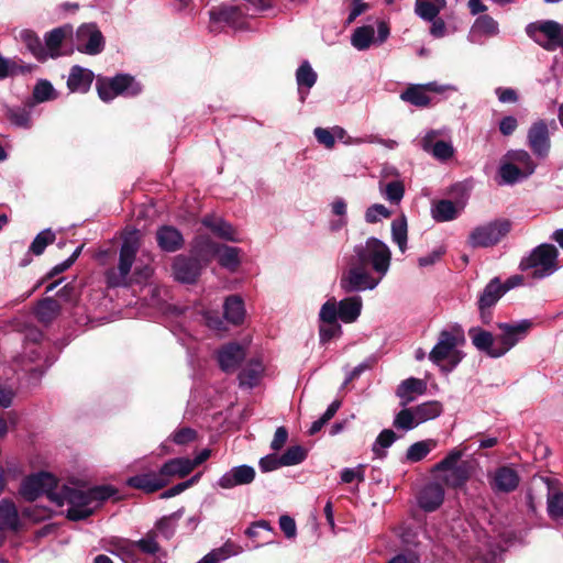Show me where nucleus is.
I'll return each instance as SVG.
<instances>
[{
    "label": "nucleus",
    "instance_id": "obj_1",
    "mask_svg": "<svg viewBox=\"0 0 563 563\" xmlns=\"http://www.w3.org/2000/svg\"><path fill=\"white\" fill-rule=\"evenodd\" d=\"M119 490L112 485H98L87 490L78 489L67 485H63L59 492L56 493L58 499L54 500L57 506H63L65 503L69 505L66 518L70 521H80L93 515L95 509L109 498L118 497Z\"/></svg>",
    "mask_w": 563,
    "mask_h": 563
},
{
    "label": "nucleus",
    "instance_id": "obj_2",
    "mask_svg": "<svg viewBox=\"0 0 563 563\" xmlns=\"http://www.w3.org/2000/svg\"><path fill=\"white\" fill-rule=\"evenodd\" d=\"M354 257L352 258L363 267H372L374 272L384 276L390 266L391 252L389 247L377 238H368L365 245L354 247Z\"/></svg>",
    "mask_w": 563,
    "mask_h": 563
},
{
    "label": "nucleus",
    "instance_id": "obj_3",
    "mask_svg": "<svg viewBox=\"0 0 563 563\" xmlns=\"http://www.w3.org/2000/svg\"><path fill=\"white\" fill-rule=\"evenodd\" d=\"M559 252L553 244L543 243L523 257L519 264L521 271L534 269L533 278H543L558 269Z\"/></svg>",
    "mask_w": 563,
    "mask_h": 563
},
{
    "label": "nucleus",
    "instance_id": "obj_4",
    "mask_svg": "<svg viewBox=\"0 0 563 563\" xmlns=\"http://www.w3.org/2000/svg\"><path fill=\"white\" fill-rule=\"evenodd\" d=\"M96 89L103 102L113 100L117 96L135 97L142 91V86L129 74H118L114 77L98 76Z\"/></svg>",
    "mask_w": 563,
    "mask_h": 563
},
{
    "label": "nucleus",
    "instance_id": "obj_5",
    "mask_svg": "<svg viewBox=\"0 0 563 563\" xmlns=\"http://www.w3.org/2000/svg\"><path fill=\"white\" fill-rule=\"evenodd\" d=\"M57 478L48 472H38L26 476L20 486L19 493L26 501H35L41 495L45 494L54 503L58 497L56 488Z\"/></svg>",
    "mask_w": 563,
    "mask_h": 563
},
{
    "label": "nucleus",
    "instance_id": "obj_6",
    "mask_svg": "<svg viewBox=\"0 0 563 563\" xmlns=\"http://www.w3.org/2000/svg\"><path fill=\"white\" fill-rule=\"evenodd\" d=\"M139 245L132 240H124L120 247L118 267L106 271L104 279L109 288L128 285V277L135 261Z\"/></svg>",
    "mask_w": 563,
    "mask_h": 563
},
{
    "label": "nucleus",
    "instance_id": "obj_7",
    "mask_svg": "<svg viewBox=\"0 0 563 563\" xmlns=\"http://www.w3.org/2000/svg\"><path fill=\"white\" fill-rule=\"evenodd\" d=\"M196 252L197 256L178 255L175 257L172 268L176 280L184 284L196 283L203 265L209 262L203 245Z\"/></svg>",
    "mask_w": 563,
    "mask_h": 563
},
{
    "label": "nucleus",
    "instance_id": "obj_8",
    "mask_svg": "<svg viewBox=\"0 0 563 563\" xmlns=\"http://www.w3.org/2000/svg\"><path fill=\"white\" fill-rule=\"evenodd\" d=\"M511 229L507 219L495 220L486 225L475 228L468 238V244L476 247H489L497 244Z\"/></svg>",
    "mask_w": 563,
    "mask_h": 563
},
{
    "label": "nucleus",
    "instance_id": "obj_9",
    "mask_svg": "<svg viewBox=\"0 0 563 563\" xmlns=\"http://www.w3.org/2000/svg\"><path fill=\"white\" fill-rule=\"evenodd\" d=\"M465 342L464 331L460 325H455L452 330H442L439 333L438 343L429 353V360L440 366L452 352Z\"/></svg>",
    "mask_w": 563,
    "mask_h": 563
},
{
    "label": "nucleus",
    "instance_id": "obj_10",
    "mask_svg": "<svg viewBox=\"0 0 563 563\" xmlns=\"http://www.w3.org/2000/svg\"><path fill=\"white\" fill-rule=\"evenodd\" d=\"M378 283L379 279H375L367 272V268L357 264L353 260L351 261L350 268L342 274L340 279V286L346 294L374 289Z\"/></svg>",
    "mask_w": 563,
    "mask_h": 563
},
{
    "label": "nucleus",
    "instance_id": "obj_11",
    "mask_svg": "<svg viewBox=\"0 0 563 563\" xmlns=\"http://www.w3.org/2000/svg\"><path fill=\"white\" fill-rule=\"evenodd\" d=\"M104 37L95 23L81 24L76 31V48L87 55H98L104 49Z\"/></svg>",
    "mask_w": 563,
    "mask_h": 563
},
{
    "label": "nucleus",
    "instance_id": "obj_12",
    "mask_svg": "<svg viewBox=\"0 0 563 563\" xmlns=\"http://www.w3.org/2000/svg\"><path fill=\"white\" fill-rule=\"evenodd\" d=\"M532 327L530 320H521L519 323H498L501 334L497 338L500 346L495 355H505L511 347H514L520 340H522Z\"/></svg>",
    "mask_w": 563,
    "mask_h": 563
},
{
    "label": "nucleus",
    "instance_id": "obj_13",
    "mask_svg": "<svg viewBox=\"0 0 563 563\" xmlns=\"http://www.w3.org/2000/svg\"><path fill=\"white\" fill-rule=\"evenodd\" d=\"M246 357V351L238 342H230L222 345L217 353L220 368L225 373L235 372Z\"/></svg>",
    "mask_w": 563,
    "mask_h": 563
},
{
    "label": "nucleus",
    "instance_id": "obj_14",
    "mask_svg": "<svg viewBox=\"0 0 563 563\" xmlns=\"http://www.w3.org/2000/svg\"><path fill=\"white\" fill-rule=\"evenodd\" d=\"M528 145L534 155L545 157L549 154L551 141L547 123L543 120L534 122L528 131Z\"/></svg>",
    "mask_w": 563,
    "mask_h": 563
},
{
    "label": "nucleus",
    "instance_id": "obj_15",
    "mask_svg": "<svg viewBox=\"0 0 563 563\" xmlns=\"http://www.w3.org/2000/svg\"><path fill=\"white\" fill-rule=\"evenodd\" d=\"M203 246L209 260L214 255L219 256L220 266L228 268L232 272L236 271L238 267L240 266V249L228 246L224 244L220 245L212 241L206 242Z\"/></svg>",
    "mask_w": 563,
    "mask_h": 563
},
{
    "label": "nucleus",
    "instance_id": "obj_16",
    "mask_svg": "<svg viewBox=\"0 0 563 563\" xmlns=\"http://www.w3.org/2000/svg\"><path fill=\"white\" fill-rule=\"evenodd\" d=\"M520 483L518 472L508 465H503L496 468L489 485L495 493H511L516 490Z\"/></svg>",
    "mask_w": 563,
    "mask_h": 563
},
{
    "label": "nucleus",
    "instance_id": "obj_17",
    "mask_svg": "<svg viewBox=\"0 0 563 563\" xmlns=\"http://www.w3.org/2000/svg\"><path fill=\"white\" fill-rule=\"evenodd\" d=\"M125 484L145 494H153L166 487V481L161 477L159 471H150L130 476Z\"/></svg>",
    "mask_w": 563,
    "mask_h": 563
},
{
    "label": "nucleus",
    "instance_id": "obj_18",
    "mask_svg": "<svg viewBox=\"0 0 563 563\" xmlns=\"http://www.w3.org/2000/svg\"><path fill=\"white\" fill-rule=\"evenodd\" d=\"M255 478V470L250 465H239L232 467L229 472L223 474L218 485L224 489H231L239 485L251 484Z\"/></svg>",
    "mask_w": 563,
    "mask_h": 563
},
{
    "label": "nucleus",
    "instance_id": "obj_19",
    "mask_svg": "<svg viewBox=\"0 0 563 563\" xmlns=\"http://www.w3.org/2000/svg\"><path fill=\"white\" fill-rule=\"evenodd\" d=\"M444 500V489L441 484L431 482L424 485L418 494V505L427 512L437 510Z\"/></svg>",
    "mask_w": 563,
    "mask_h": 563
},
{
    "label": "nucleus",
    "instance_id": "obj_20",
    "mask_svg": "<svg viewBox=\"0 0 563 563\" xmlns=\"http://www.w3.org/2000/svg\"><path fill=\"white\" fill-rule=\"evenodd\" d=\"M156 242L159 249L167 253H174L185 244L181 232L173 225L159 227L156 231Z\"/></svg>",
    "mask_w": 563,
    "mask_h": 563
},
{
    "label": "nucleus",
    "instance_id": "obj_21",
    "mask_svg": "<svg viewBox=\"0 0 563 563\" xmlns=\"http://www.w3.org/2000/svg\"><path fill=\"white\" fill-rule=\"evenodd\" d=\"M158 471L167 486L173 478H185L194 470L189 457H174L166 461Z\"/></svg>",
    "mask_w": 563,
    "mask_h": 563
},
{
    "label": "nucleus",
    "instance_id": "obj_22",
    "mask_svg": "<svg viewBox=\"0 0 563 563\" xmlns=\"http://www.w3.org/2000/svg\"><path fill=\"white\" fill-rule=\"evenodd\" d=\"M95 79V74L88 68L74 65L69 70L67 88L70 92L86 93Z\"/></svg>",
    "mask_w": 563,
    "mask_h": 563
},
{
    "label": "nucleus",
    "instance_id": "obj_23",
    "mask_svg": "<svg viewBox=\"0 0 563 563\" xmlns=\"http://www.w3.org/2000/svg\"><path fill=\"white\" fill-rule=\"evenodd\" d=\"M437 137L435 131L428 132L422 139L423 151L431 153L435 158L440 161H448L454 154V148L451 143L445 141H434Z\"/></svg>",
    "mask_w": 563,
    "mask_h": 563
},
{
    "label": "nucleus",
    "instance_id": "obj_24",
    "mask_svg": "<svg viewBox=\"0 0 563 563\" xmlns=\"http://www.w3.org/2000/svg\"><path fill=\"white\" fill-rule=\"evenodd\" d=\"M468 336L473 345L481 352H485L488 356L497 358L501 355H495L498 347L494 346L495 338L492 332L486 331L479 327H473L468 330Z\"/></svg>",
    "mask_w": 563,
    "mask_h": 563
},
{
    "label": "nucleus",
    "instance_id": "obj_25",
    "mask_svg": "<svg viewBox=\"0 0 563 563\" xmlns=\"http://www.w3.org/2000/svg\"><path fill=\"white\" fill-rule=\"evenodd\" d=\"M11 530H20V517L15 504L9 499L3 498L0 500V532Z\"/></svg>",
    "mask_w": 563,
    "mask_h": 563
},
{
    "label": "nucleus",
    "instance_id": "obj_26",
    "mask_svg": "<svg viewBox=\"0 0 563 563\" xmlns=\"http://www.w3.org/2000/svg\"><path fill=\"white\" fill-rule=\"evenodd\" d=\"M427 90L435 91L432 84L423 85H410L400 95V99L412 106L424 108L431 102V98L426 93Z\"/></svg>",
    "mask_w": 563,
    "mask_h": 563
},
{
    "label": "nucleus",
    "instance_id": "obj_27",
    "mask_svg": "<svg viewBox=\"0 0 563 563\" xmlns=\"http://www.w3.org/2000/svg\"><path fill=\"white\" fill-rule=\"evenodd\" d=\"M318 75L311 67L308 60H303L296 70V81L298 85V92L303 102L310 88L317 82Z\"/></svg>",
    "mask_w": 563,
    "mask_h": 563
},
{
    "label": "nucleus",
    "instance_id": "obj_28",
    "mask_svg": "<svg viewBox=\"0 0 563 563\" xmlns=\"http://www.w3.org/2000/svg\"><path fill=\"white\" fill-rule=\"evenodd\" d=\"M472 475V465L468 461H462L455 468L448 471L443 476V482L448 487L461 488L463 487Z\"/></svg>",
    "mask_w": 563,
    "mask_h": 563
},
{
    "label": "nucleus",
    "instance_id": "obj_29",
    "mask_svg": "<svg viewBox=\"0 0 563 563\" xmlns=\"http://www.w3.org/2000/svg\"><path fill=\"white\" fill-rule=\"evenodd\" d=\"M339 318L344 323L356 321L362 311V299L358 296L347 297L338 302Z\"/></svg>",
    "mask_w": 563,
    "mask_h": 563
},
{
    "label": "nucleus",
    "instance_id": "obj_30",
    "mask_svg": "<svg viewBox=\"0 0 563 563\" xmlns=\"http://www.w3.org/2000/svg\"><path fill=\"white\" fill-rule=\"evenodd\" d=\"M62 307L53 297H46L37 302L35 317L38 322L49 324L60 313Z\"/></svg>",
    "mask_w": 563,
    "mask_h": 563
},
{
    "label": "nucleus",
    "instance_id": "obj_31",
    "mask_svg": "<svg viewBox=\"0 0 563 563\" xmlns=\"http://www.w3.org/2000/svg\"><path fill=\"white\" fill-rule=\"evenodd\" d=\"M224 318L232 324L239 325L244 321V302L240 296H229L223 305Z\"/></svg>",
    "mask_w": 563,
    "mask_h": 563
},
{
    "label": "nucleus",
    "instance_id": "obj_32",
    "mask_svg": "<svg viewBox=\"0 0 563 563\" xmlns=\"http://www.w3.org/2000/svg\"><path fill=\"white\" fill-rule=\"evenodd\" d=\"M202 224L221 239L232 242L239 241L234 235L235 230L232 224L221 218L206 216Z\"/></svg>",
    "mask_w": 563,
    "mask_h": 563
},
{
    "label": "nucleus",
    "instance_id": "obj_33",
    "mask_svg": "<svg viewBox=\"0 0 563 563\" xmlns=\"http://www.w3.org/2000/svg\"><path fill=\"white\" fill-rule=\"evenodd\" d=\"M21 41L27 48V51L38 60L46 62L48 58V53L43 45L41 38L34 31L23 30L20 34Z\"/></svg>",
    "mask_w": 563,
    "mask_h": 563
},
{
    "label": "nucleus",
    "instance_id": "obj_34",
    "mask_svg": "<svg viewBox=\"0 0 563 563\" xmlns=\"http://www.w3.org/2000/svg\"><path fill=\"white\" fill-rule=\"evenodd\" d=\"M446 5V0H416L415 12L422 20H434Z\"/></svg>",
    "mask_w": 563,
    "mask_h": 563
},
{
    "label": "nucleus",
    "instance_id": "obj_35",
    "mask_svg": "<svg viewBox=\"0 0 563 563\" xmlns=\"http://www.w3.org/2000/svg\"><path fill=\"white\" fill-rule=\"evenodd\" d=\"M504 295L505 294L501 290V282L499 277H494L485 286L483 292L478 298L477 306L493 308Z\"/></svg>",
    "mask_w": 563,
    "mask_h": 563
},
{
    "label": "nucleus",
    "instance_id": "obj_36",
    "mask_svg": "<svg viewBox=\"0 0 563 563\" xmlns=\"http://www.w3.org/2000/svg\"><path fill=\"white\" fill-rule=\"evenodd\" d=\"M263 371L264 367L262 362L258 360L250 361L246 366L239 373L240 385L247 386L250 388L256 386L260 382Z\"/></svg>",
    "mask_w": 563,
    "mask_h": 563
},
{
    "label": "nucleus",
    "instance_id": "obj_37",
    "mask_svg": "<svg viewBox=\"0 0 563 563\" xmlns=\"http://www.w3.org/2000/svg\"><path fill=\"white\" fill-rule=\"evenodd\" d=\"M457 213L455 203L448 199L439 200L432 208V217L437 222L452 221Z\"/></svg>",
    "mask_w": 563,
    "mask_h": 563
},
{
    "label": "nucleus",
    "instance_id": "obj_38",
    "mask_svg": "<svg viewBox=\"0 0 563 563\" xmlns=\"http://www.w3.org/2000/svg\"><path fill=\"white\" fill-rule=\"evenodd\" d=\"M66 35L67 31L65 27H56L45 34V48L48 57L57 58L60 55L59 48Z\"/></svg>",
    "mask_w": 563,
    "mask_h": 563
},
{
    "label": "nucleus",
    "instance_id": "obj_39",
    "mask_svg": "<svg viewBox=\"0 0 563 563\" xmlns=\"http://www.w3.org/2000/svg\"><path fill=\"white\" fill-rule=\"evenodd\" d=\"M412 409L415 411L418 423H422L439 417L442 413L443 407L441 402L432 400L418 405Z\"/></svg>",
    "mask_w": 563,
    "mask_h": 563
},
{
    "label": "nucleus",
    "instance_id": "obj_40",
    "mask_svg": "<svg viewBox=\"0 0 563 563\" xmlns=\"http://www.w3.org/2000/svg\"><path fill=\"white\" fill-rule=\"evenodd\" d=\"M435 445L437 442L434 440L418 441L408 448L406 459L411 463L420 462L433 448H435Z\"/></svg>",
    "mask_w": 563,
    "mask_h": 563
},
{
    "label": "nucleus",
    "instance_id": "obj_41",
    "mask_svg": "<svg viewBox=\"0 0 563 563\" xmlns=\"http://www.w3.org/2000/svg\"><path fill=\"white\" fill-rule=\"evenodd\" d=\"M396 439L397 435L391 429H384L376 438L372 448L375 456L378 459H385L387 455L385 449L391 446Z\"/></svg>",
    "mask_w": 563,
    "mask_h": 563
},
{
    "label": "nucleus",
    "instance_id": "obj_42",
    "mask_svg": "<svg viewBox=\"0 0 563 563\" xmlns=\"http://www.w3.org/2000/svg\"><path fill=\"white\" fill-rule=\"evenodd\" d=\"M407 220L402 214L400 218L395 219L391 222V236L393 241L398 245L400 252H405L407 249Z\"/></svg>",
    "mask_w": 563,
    "mask_h": 563
},
{
    "label": "nucleus",
    "instance_id": "obj_43",
    "mask_svg": "<svg viewBox=\"0 0 563 563\" xmlns=\"http://www.w3.org/2000/svg\"><path fill=\"white\" fill-rule=\"evenodd\" d=\"M374 38V27L371 25L360 26L355 29L354 33L352 34V45L360 49H366L369 47Z\"/></svg>",
    "mask_w": 563,
    "mask_h": 563
},
{
    "label": "nucleus",
    "instance_id": "obj_44",
    "mask_svg": "<svg viewBox=\"0 0 563 563\" xmlns=\"http://www.w3.org/2000/svg\"><path fill=\"white\" fill-rule=\"evenodd\" d=\"M56 235L51 229L41 231L31 243L29 251L38 256L42 255L49 244L55 242Z\"/></svg>",
    "mask_w": 563,
    "mask_h": 563
},
{
    "label": "nucleus",
    "instance_id": "obj_45",
    "mask_svg": "<svg viewBox=\"0 0 563 563\" xmlns=\"http://www.w3.org/2000/svg\"><path fill=\"white\" fill-rule=\"evenodd\" d=\"M157 537L158 533L156 530H150L144 538L134 541L133 544H135L137 549L144 554L156 555L161 551Z\"/></svg>",
    "mask_w": 563,
    "mask_h": 563
},
{
    "label": "nucleus",
    "instance_id": "obj_46",
    "mask_svg": "<svg viewBox=\"0 0 563 563\" xmlns=\"http://www.w3.org/2000/svg\"><path fill=\"white\" fill-rule=\"evenodd\" d=\"M308 455L307 449L301 445L289 446L282 455L280 463L284 466L298 465L306 460Z\"/></svg>",
    "mask_w": 563,
    "mask_h": 563
},
{
    "label": "nucleus",
    "instance_id": "obj_47",
    "mask_svg": "<svg viewBox=\"0 0 563 563\" xmlns=\"http://www.w3.org/2000/svg\"><path fill=\"white\" fill-rule=\"evenodd\" d=\"M427 390V384L424 380L420 378L410 377L405 380H402L397 389H396V396H404L406 393L412 394V395H422Z\"/></svg>",
    "mask_w": 563,
    "mask_h": 563
},
{
    "label": "nucleus",
    "instance_id": "obj_48",
    "mask_svg": "<svg viewBox=\"0 0 563 563\" xmlns=\"http://www.w3.org/2000/svg\"><path fill=\"white\" fill-rule=\"evenodd\" d=\"M507 156L515 163L521 166L523 176H530L534 173L536 163L532 161L530 154L525 150L510 151Z\"/></svg>",
    "mask_w": 563,
    "mask_h": 563
},
{
    "label": "nucleus",
    "instance_id": "obj_49",
    "mask_svg": "<svg viewBox=\"0 0 563 563\" xmlns=\"http://www.w3.org/2000/svg\"><path fill=\"white\" fill-rule=\"evenodd\" d=\"M393 424L397 429L408 431L416 428L419 423L417 421L413 409L404 408L396 415Z\"/></svg>",
    "mask_w": 563,
    "mask_h": 563
},
{
    "label": "nucleus",
    "instance_id": "obj_50",
    "mask_svg": "<svg viewBox=\"0 0 563 563\" xmlns=\"http://www.w3.org/2000/svg\"><path fill=\"white\" fill-rule=\"evenodd\" d=\"M183 512L181 510H177L169 516L162 517L156 523L155 529L158 532H161L166 539H169L175 533V528L173 526V521H177L181 518Z\"/></svg>",
    "mask_w": 563,
    "mask_h": 563
},
{
    "label": "nucleus",
    "instance_id": "obj_51",
    "mask_svg": "<svg viewBox=\"0 0 563 563\" xmlns=\"http://www.w3.org/2000/svg\"><path fill=\"white\" fill-rule=\"evenodd\" d=\"M462 455V450H451L444 459L434 464L432 472H448L452 468H455L460 464L459 461L461 460Z\"/></svg>",
    "mask_w": 563,
    "mask_h": 563
},
{
    "label": "nucleus",
    "instance_id": "obj_52",
    "mask_svg": "<svg viewBox=\"0 0 563 563\" xmlns=\"http://www.w3.org/2000/svg\"><path fill=\"white\" fill-rule=\"evenodd\" d=\"M320 323H333L338 322L339 318V309L338 302L335 298L328 299L321 307L319 312Z\"/></svg>",
    "mask_w": 563,
    "mask_h": 563
},
{
    "label": "nucleus",
    "instance_id": "obj_53",
    "mask_svg": "<svg viewBox=\"0 0 563 563\" xmlns=\"http://www.w3.org/2000/svg\"><path fill=\"white\" fill-rule=\"evenodd\" d=\"M54 93L55 89L53 85L46 79L38 80L33 89V98L37 102H44L54 99Z\"/></svg>",
    "mask_w": 563,
    "mask_h": 563
},
{
    "label": "nucleus",
    "instance_id": "obj_54",
    "mask_svg": "<svg viewBox=\"0 0 563 563\" xmlns=\"http://www.w3.org/2000/svg\"><path fill=\"white\" fill-rule=\"evenodd\" d=\"M499 175L506 184H515L523 178L522 169L514 163H505L499 168Z\"/></svg>",
    "mask_w": 563,
    "mask_h": 563
},
{
    "label": "nucleus",
    "instance_id": "obj_55",
    "mask_svg": "<svg viewBox=\"0 0 563 563\" xmlns=\"http://www.w3.org/2000/svg\"><path fill=\"white\" fill-rule=\"evenodd\" d=\"M342 334V327L339 322L327 323L321 322L319 325V336L322 344L328 343L332 339L339 338Z\"/></svg>",
    "mask_w": 563,
    "mask_h": 563
},
{
    "label": "nucleus",
    "instance_id": "obj_56",
    "mask_svg": "<svg viewBox=\"0 0 563 563\" xmlns=\"http://www.w3.org/2000/svg\"><path fill=\"white\" fill-rule=\"evenodd\" d=\"M474 27L486 35H495L498 32V23L488 14L479 15L475 20Z\"/></svg>",
    "mask_w": 563,
    "mask_h": 563
},
{
    "label": "nucleus",
    "instance_id": "obj_57",
    "mask_svg": "<svg viewBox=\"0 0 563 563\" xmlns=\"http://www.w3.org/2000/svg\"><path fill=\"white\" fill-rule=\"evenodd\" d=\"M9 120L19 128L29 129L31 126V113L25 108L11 109Z\"/></svg>",
    "mask_w": 563,
    "mask_h": 563
},
{
    "label": "nucleus",
    "instance_id": "obj_58",
    "mask_svg": "<svg viewBox=\"0 0 563 563\" xmlns=\"http://www.w3.org/2000/svg\"><path fill=\"white\" fill-rule=\"evenodd\" d=\"M384 194L391 203H399L405 195V186L399 180L390 181L386 185Z\"/></svg>",
    "mask_w": 563,
    "mask_h": 563
},
{
    "label": "nucleus",
    "instance_id": "obj_59",
    "mask_svg": "<svg viewBox=\"0 0 563 563\" xmlns=\"http://www.w3.org/2000/svg\"><path fill=\"white\" fill-rule=\"evenodd\" d=\"M391 212L380 203H375L367 208L365 212V220L367 223H376L380 218H389Z\"/></svg>",
    "mask_w": 563,
    "mask_h": 563
},
{
    "label": "nucleus",
    "instance_id": "obj_60",
    "mask_svg": "<svg viewBox=\"0 0 563 563\" xmlns=\"http://www.w3.org/2000/svg\"><path fill=\"white\" fill-rule=\"evenodd\" d=\"M197 431L189 427H183L177 429L173 435L172 440L174 443L178 445H186L197 439Z\"/></svg>",
    "mask_w": 563,
    "mask_h": 563
},
{
    "label": "nucleus",
    "instance_id": "obj_61",
    "mask_svg": "<svg viewBox=\"0 0 563 563\" xmlns=\"http://www.w3.org/2000/svg\"><path fill=\"white\" fill-rule=\"evenodd\" d=\"M548 510L552 518H563V493L549 495Z\"/></svg>",
    "mask_w": 563,
    "mask_h": 563
},
{
    "label": "nucleus",
    "instance_id": "obj_62",
    "mask_svg": "<svg viewBox=\"0 0 563 563\" xmlns=\"http://www.w3.org/2000/svg\"><path fill=\"white\" fill-rule=\"evenodd\" d=\"M280 455H277L275 453L267 454L266 456L262 457L258 462L260 470L263 473L273 472L282 466H284L280 462Z\"/></svg>",
    "mask_w": 563,
    "mask_h": 563
},
{
    "label": "nucleus",
    "instance_id": "obj_63",
    "mask_svg": "<svg viewBox=\"0 0 563 563\" xmlns=\"http://www.w3.org/2000/svg\"><path fill=\"white\" fill-rule=\"evenodd\" d=\"M313 134L317 141L324 145L327 148H332L334 146V134L331 133L328 129L316 128Z\"/></svg>",
    "mask_w": 563,
    "mask_h": 563
},
{
    "label": "nucleus",
    "instance_id": "obj_64",
    "mask_svg": "<svg viewBox=\"0 0 563 563\" xmlns=\"http://www.w3.org/2000/svg\"><path fill=\"white\" fill-rule=\"evenodd\" d=\"M288 440V430L285 427H278L271 442V449L275 452L282 450Z\"/></svg>",
    "mask_w": 563,
    "mask_h": 563
}]
</instances>
